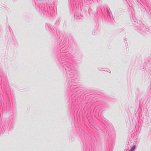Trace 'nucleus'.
I'll return each instance as SVG.
<instances>
[{
    "mask_svg": "<svg viewBox=\"0 0 151 151\" xmlns=\"http://www.w3.org/2000/svg\"><path fill=\"white\" fill-rule=\"evenodd\" d=\"M135 148V146H133L132 147L131 149L129 150V151H134Z\"/></svg>",
    "mask_w": 151,
    "mask_h": 151,
    "instance_id": "nucleus-1",
    "label": "nucleus"
}]
</instances>
